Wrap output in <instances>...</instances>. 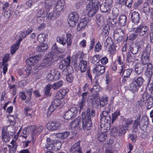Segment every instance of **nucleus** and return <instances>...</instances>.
I'll return each mask as SVG.
<instances>
[{
  "label": "nucleus",
  "mask_w": 153,
  "mask_h": 153,
  "mask_svg": "<svg viewBox=\"0 0 153 153\" xmlns=\"http://www.w3.org/2000/svg\"><path fill=\"white\" fill-rule=\"evenodd\" d=\"M151 50L150 45L148 44L142 52L141 56L142 62L137 63L134 66L135 71L137 73L140 74L143 72L145 68V65L149 62Z\"/></svg>",
  "instance_id": "obj_1"
},
{
  "label": "nucleus",
  "mask_w": 153,
  "mask_h": 153,
  "mask_svg": "<svg viewBox=\"0 0 153 153\" xmlns=\"http://www.w3.org/2000/svg\"><path fill=\"white\" fill-rule=\"evenodd\" d=\"M100 3L98 0H93V2H90L86 6V10L89 17L93 16L98 11Z\"/></svg>",
  "instance_id": "obj_2"
},
{
  "label": "nucleus",
  "mask_w": 153,
  "mask_h": 153,
  "mask_svg": "<svg viewBox=\"0 0 153 153\" xmlns=\"http://www.w3.org/2000/svg\"><path fill=\"white\" fill-rule=\"evenodd\" d=\"M80 130H89L92 127L91 117H86L85 112L82 113V119H80Z\"/></svg>",
  "instance_id": "obj_3"
},
{
  "label": "nucleus",
  "mask_w": 153,
  "mask_h": 153,
  "mask_svg": "<svg viewBox=\"0 0 153 153\" xmlns=\"http://www.w3.org/2000/svg\"><path fill=\"white\" fill-rule=\"evenodd\" d=\"M144 81L143 78L141 76L134 77L132 79L130 84V90L133 93L137 91L143 85Z\"/></svg>",
  "instance_id": "obj_4"
},
{
  "label": "nucleus",
  "mask_w": 153,
  "mask_h": 153,
  "mask_svg": "<svg viewBox=\"0 0 153 153\" xmlns=\"http://www.w3.org/2000/svg\"><path fill=\"white\" fill-rule=\"evenodd\" d=\"M66 36L67 39L64 36L61 37L58 36L56 38V41L63 45H65L67 42L68 46H70L72 43L71 34L68 33L66 34Z\"/></svg>",
  "instance_id": "obj_5"
},
{
  "label": "nucleus",
  "mask_w": 153,
  "mask_h": 153,
  "mask_svg": "<svg viewBox=\"0 0 153 153\" xmlns=\"http://www.w3.org/2000/svg\"><path fill=\"white\" fill-rule=\"evenodd\" d=\"M100 122L101 126L102 125H104L106 123L110 124L111 122V117L109 114L108 111H102V114H100Z\"/></svg>",
  "instance_id": "obj_6"
},
{
  "label": "nucleus",
  "mask_w": 153,
  "mask_h": 153,
  "mask_svg": "<svg viewBox=\"0 0 153 153\" xmlns=\"http://www.w3.org/2000/svg\"><path fill=\"white\" fill-rule=\"evenodd\" d=\"M78 111L76 108L72 107L65 112L64 116V118L67 120H68L74 118L77 114Z\"/></svg>",
  "instance_id": "obj_7"
},
{
  "label": "nucleus",
  "mask_w": 153,
  "mask_h": 153,
  "mask_svg": "<svg viewBox=\"0 0 153 153\" xmlns=\"http://www.w3.org/2000/svg\"><path fill=\"white\" fill-rule=\"evenodd\" d=\"M79 16L76 12H73L70 13L69 15V20L68 21L69 26L73 27L77 22L79 19Z\"/></svg>",
  "instance_id": "obj_8"
},
{
  "label": "nucleus",
  "mask_w": 153,
  "mask_h": 153,
  "mask_svg": "<svg viewBox=\"0 0 153 153\" xmlns=\"http://www.w3.org/2000/svg\"><path fill=\"white\" fill-rule=\"evenodd\" d=\"M152 98L151 96L147 92H144L142 95L140 100L137 102V105L143 106L146 102Z\"/></svg>",
  "instance_id": "obj_9"
},
{
  "label": "nucleus",
  "mask_w": 153,
  "mask_h": 153,
  "mask_svg": "<svg viewBox=\"0 0 153 153\" xmlns=\"http://www.w3.org/2000/svg\"><path fill=\"white\" fill-rule=\"evenodd\" d=\"M134 28L135 30V32H137L138 35L140 36H144L149 30L148 26L143 24H141Z\"/></svg>",
  "instance_id": "obj_10"
},
{
  "label": "nucleus",
  "mask_w": 153,
  "mask_h": 153,
  "mask_svg": "<svg viewBox=\"0 0 153 153\" xmlns=\"http://www.w3.org/2000/svg\"><path fill=\"white\" fill-rule=\"evenodd\" d=\"M52 55L51 53L45 56L41 64V66L43 68H45L51 65L52 63Z\"/></svg>",
  "instance_id": "obj_11"
},
{
  "label": "nucleus",
  "mask_w": 153,
  "mask_h": 153,
  "mask_svg": "<svg viewBox=\"0 0 153 153\" xmlns=\"http://www.w3.org/2000/svg\"><path fill=\"white\" fill-rule=\"evenodd\" d=\"M1 139L2 140L6 143L9 141L11 136L8 131H7V128L5 127H3L1 131Z\"/></svg>",
  "instance_id": "obj_12"
},
{
  "label": "nucleus",
  "mask_w": 153,
  "mask_h": 153,
  "mask_svg": "<svg viewBox=\"0 0 153 153\" xmlns=\"http://www.w3.org/2000/svg\"><path fill=\"white\" fill-rule=\"evenodd\" d=\"M47 126L48 129L51 131H53L59 129L61 127V125L59 122L54 121L48 123Z\"/></svg>",
  "instance_id": "obj_13"
},
{
  "label": "nucleus",
  "mask_w": 153,
  "mask_h": 153,
  "mask_svg": "<svg viewBox=\"0 0 153 153\" xmlns=\"http://www.w3.org/2000/svg\"><path fill=\"white\" fill-rule=\"evenodd\" d=\"M132 72V69L131 68L126 69L122 72L121 75L122 76V82L123 83H125L127 79L130 78Z\"/></svg>",
  "instance_id": "obj_14"
},
{
  "label": "nucleus",
  "mask_w": 153,
  "mask_h": 153,
  "mask_svg": "<svg viewBox=\"0 0 153 153\" xmlns=\"http://www.w3.org/2000/svg\"><path fill=\"white\" fill-rule=\"evenodd\" d=\"M79 140L71 147L70 151L73 153H82L81 148L80 147V142Z\"/></svg>",
  "instance_id": "obj_15"
},
{
  "label": "nucleus",
  "mask_w": 153,
  "mask_h": 153,
  "mask_svg": "<svg viewBox=\"0 0 153 153\" xmlns=\"http://www.w3.org/2000/svg\"><path fill=\"white\" fill-rule=\"evenodd\" d=\"M71 57L70 56H67L66 58L62 60L60 62L59 66V68L63 69V68H67L70 65L71 62Z\"/></svg>",
  "instance_id": "obj_16"
},
{
  "label": "nucleus",
  "mask_w": 153,
  "mask_h": 153,
  "mask_svg": "<svg viewBox=\"0 0 153 153\" xmlns=\"http://www.w3.org/2000/svg\"><path fill=\"white\" fill-rule=\"evenodd\" d=\"M105 67L104 66L97 65L94 67L93 72L97 74L101 75L105 72Z\"/></svg>",
  "instance_id": "obj_17"
},
{
  "label": "nucleus",
  "mask_w": 153,
  "mask_h": 153,
  "mask_svg": "<svg viewBox=\"0 0 153 153\" xmlns=\"http://www.w3.org/2000/svg\"><path fill=\"white\" fill-rule=\"evenodd\" d=\"M100 10L103 13H107L110 12L111 8V5H109L107 3L100 4Z\"/></svg>",
  "instance_id": "obj_18"
},
{
  "label": "nucleus",
  "mask_w": 153,
  "mask_h": 153,
  "mask_svg": "<svg viewBox=\"0 0 153 153\" xmlns=\"http://www.w3.org/2000/svg\"><path fill=\"white\" fill-rule=\"evenodd\" d=\"M47 11L46 16L47 19L49 20H54L58 17L59 15V13L54 10L51 12H49V11Z\"/></svg>",
  "instance_id": "obj_19"
},
{
  "label": "nucleus",
  "mask_w": 153,
  "mask_h": 153,
  "mask_svg": "<svg viewBox=\"0 0 153 153\" xmlns=\"http://www.w3.org/2000/svg\"><path fill=\"white\" fill-rule=\"evenodd\" d=\"M89 22L88 19L86 18H84L81 19L79 23L77 24V29L80 30L84 28L87 26V23Z\"/></svg>",
  "instance_id": "obj_20"
},
{
  "label": "nucleus",
  "mask_w": 153,
  "mask_h": 153,
  "mask_svg": "<svg viewBox=\"0 0 153 153\" xmlns=\"http://www.w3.org/2000/svg\"><path fill=\"white\" fill-rule=\"evenodd\" d=\"M132 22L135 24H137L140 21V15L137 12H133L131 16Z\"/></svg>",
  "instance_id": "obj_21"
},
{
  "label": "nucleus",
  "mask_w": 153,
  "mask_h": 153,
  "mask_svg": "<svg viewBox=\"0 0 153 153\" xmlns=\"http://www.w3.org/2000/svg\"><path fill=\"white\" fill-rule=\"evenodd\" d=\"M39 60V57L36 56L27 59L26 61V62L27 65L31 66L32 65H34L35 63H37Z\"/></svg>",
  "instance_id": "obj_22"
},
{
  "label": "nucleus",
  "mask_w": 153,
  "mask_h": 153,
  "mask_svg": "<svg viewBox=\"0 0 153 153\" xmlns=\"http://www.w3.org/2000/svg\"><path fill=\"white\" fill-rule=\"evenodd\" d=\"M127 18L124 14H121L119 17L118 20V24L122 26H125L126 25Z\"/></svg>",
  "instance_id": "obj_23"
},
{
  "label": "nucleus",
  "mask_w": 153,
  "mask_h": 153,
  "mask_svg": "<svg viewBox=\"0 0 153 153\" xmlns=\"http://www.w3.org/2000/svg\"><path fill=\"white\" fill-rule=\"evenodd\" d=\"M80 117H77L71 122L70 127L71 128H77L80 130Z\"/></svg>",
  "instance_id": "obj_24"
},
{
  "label": "nucleus",
  "mask_w": 153,
  "mask_h": 153,
  "mask_svg": "<svg viewBox=\"0 0 153 153\" xmlns=\"http://www.w3.org/2000/svg\"><path fill=\"white\" fill-rule=\"evenodd\" d=\"M79 68L82 73L85 72L88 68L87 62L81 59L80 61Z\"/></svg>",
  "instance_id": "obj_25"
},
{
  "label": "nucleus",
  "mask_w": 153,
  "mask_h": 153,
  "mask_svg": "<svg viewBox=\"0 0 153 153\" xmlns=\"http://www.w3.org/2000/svg\"><path fill=\"white\" fill-rule=\"evenodd\" d=\"M46 141L47 144L45 145V148L48 150H52L53 149V145L54 144V140H51L49 137H47L46 139Z\"/></svg>",
  "instance_id": "obj_26"
},
{
  "label": "nucleus",
  "mask_w": 153,
  "mask_h": 153,
  "mask_svg": "<svg viewBox=\"0 0 153 153\" xmlns=\"http://www.w3.org/2000/svg\"><path fill=\"white\" fill-rule=\"evenodd\" d=\"M149 61L150 59H149V62L146 64L147 65L146 71V73L147 75L148 74L149 76H150L151 78L152 76H153V74L152 73L153 66L152 64Z\"/></svg>",
  "instance_id": "obj_27"
},
{
  "label": "nucleus",
  "mask_w": 153,
  "mask_h": 153,
  "mask_svg": "<svg viewBox=\"0 0 153 153\" xmlns=\"http://www.w3.org/2000/svg\"><path fill=\"white\" fill-rule=\"evenodd\" d=\"M70 134L69 131H65L62 133H57L56 134V136L60 139L64 140L68 137Z\"/></svg>",
  "instance_id": "obj_28"
},
{
  "label": "nucleus",
  "mask_w": 153,
  "mask_h": 153,
  "mask_svg": "<svg viewBox=\"0 0 153 153\" xmlns=\"http://www.w3.org/2000/svg\"><path fill=\"white\" fill-rule=\"evenodd\" d=\"M134 31L130 33L128 36H127L126 38V42L127 41L128 39L129 40L133 41L135 40L137 37L138 34L137 32H135V30L134 28Z\"/></svg>",
  "instance_id": "obj_29"
},
{
  "label": "nucleus",
  "mask_w": 153,
  "mask_h": 153,
  "mask_svg": "<svg viewBox=\"0 0 153 153\" xmlns=\"http://www.w3.org/2000/svg\"><path fill=\"white\" fill-rule=\"evenodd\" d=\"M123 121L125 122V124L124 125L122 126L125 128L126 130H128L129 126L133 123V120H132L130 118H124Z\"/></svg>",
  "instance_id": "obj_30"
},
{
  "label": "nucleus",
  "mask_w": 153,
  "mask_h": 153,
  "mask_svg": "<svg viewBox=\"0 0 153 153\" xmlns=\"http://www.w3.org/2000/svg\"><path fill=\"white\" fill-rule=\"evenodd\" d=\"M48 48V45L46 44L42 43L41 45L37 46V51L39 52H45Z\"/></svg>",
  "instance_id": "obj_31"
},
{
  "label": "nucleus",
  "mask_w": 153,
  "mask_h": 153,
  "mask_svg": "<svg viewBox=\"0 0 153 153\" xmlns=\"http://www.w3.org/2000/svg\"><path fill=\"white\" fill-rule=\"evenodd\" d=\"M63 83L64 82L62 80L59 81L51 85V88L54 90H57L62 85Z\"/></svg>",
  "instance_id": "obj_32"
},
{
  "label": "nucleus",
  "mask_w": 153,
  "mask_h": 153,
  "mask_svg": "<svg viewBox=\"0 0 153 153\" xmlns=\"http://www.w3.org/2000/svg\"><path fill=\"white\" fill-rule=\"evenodd\" d=\"M64 4L60 0L58 1L56 6V9L57 12L61 11L64 8Z\"/></svg>",
  "instance_id": "obj_33"
},
{
  "label": "nucleus",
  "mask_w": 153,
  "mask_h": 153,
  "mask_svg": "<svg viewBox=\"0 0 153 153\" xmlns=\"http://www.w3.org/2000/svg\"><path fill=\"white\" fill-rule=\"evenodd\" d=\"M33 92V89L30 88L26 90V93L27 94L28 97L25 100V103H28L30 102L31 99L32 95Z\"/></svg>",
  "instance_id": "obj_34"
},
{
  "label": "nucleus",
  "mask_w": 153,
  "mask_h": 153,
  "mask_svg": "<svg viewBox=\"0 0 153 153\" xmlns=\"http://www.w3.org/2000/svg\"><path fill=\"white\" fill-rule=\"evenodd\" d=\"M126 61L128 63H134L135 61L134 57L132 56L130 52H128L126 55Z\"/></svg>",
  "instance_id": "obj_35"
},
{
  "label": "nucleus",
  "mask_w": 153,
  "mask_h": 153,
  "mask_svg": "<svg viewBox=\"0 0 153 153\" xmlns=\"http://www.w3.org/2000/svg\"><path fill=\"white\" fill-rule=\"evenodd\" d=\"M51 85L48 84L46 86L45 89V97H47L51 96V94L50 93Z\"/></svg>",
  "instance_id": "obj_36"
},
{
  "label": "nucleus",
  "mask_w": 153,
  "mask_h": 153,
  "mask_svg": "<svg viewBox=\"0 0 153 153\" xmlns=\"http://www.w3.org/2000/svg\"><path fill=\"white\" fill-rule=\"evenodd\" d=\"M137 42L135 43V45L137 47L138 49L140 52L141 50L144 48V42L142 40H140V41L137 42Z\"/></svg>",
  "instance_id": "obj_37"
},
{
  "label": "nucleus",
  "mask_w": 153,
  "mask_h": 153,
  "mask_svg": "<svg viewBox=\"0 0 153 153\" xmlns=\"http://www.w3.org/2000/svg\"><path fill=\"white\" fill-rule=\"evenodd\" d=\"M53 3L52 0H46L45 1V7L47 11H49L52 8Z\"/></svg>",
  "instance_id": "obj_38"
},
{
  "label": "nucleus",
  "mask_w": 153,
  "mask_h": 153,
  "mask_svg": "<svg viewBox=\"0 0 153 153\" xmlns=\"http://www.w3.org/2000/svg\"><path fill=\"white\" fill-rule=\"evenodd\" d=\"M120 113L119 111H116L112 114V118H111V123H113L114 121L120 115Z\"/></svg>",
  "instance_id": "obj_39"
},
{
  "label": "nucleus",
  "mask_w": 153,
  "mask_h": 153,
  "mask_svg": "<svg viewBox=\"0 0 153 153\" xmlns=\"http://www.w3.org/2000/svg\"><path fill=\"white\" fill-rule=\"evenodd\" d=\"M62 103V100L54 98L51 104L56 108L58 106H60Z\"/></svg>",
  "instance_id": "obj_40"
},
{
  "label": "nucleus",
  "mask_w": 153,
  "mask_h": 153,
  "mask_svg": "<svg viewBox=\"0 0 153 153\" xmlns=\"http://www.w3.org/2000/svg\"><path fill=\"white\" fill-rule=\"evenodd\" d=\"M46 39V36L45 34H40L37 37V41L43 43Z\"/></svg>",
  "instance_id": "obj_41"
},
{
  "label": "nucleus",
  "mask_w": 153,
  "mask_h": 153,
  "mask_svg": "<svg viewBox=\"0 0 153 153\" xmlns=\"http://www.w3.org/2000/svg\"><path fill=\"white\" fill-rule=\"evenodd\" d=\"M128 130H126L125 128L123 126L118 128V135L121 136L124 135Z\"/></svg>",
  "instance_id": "obj_42"
},
{
  "label": "nucleus",
  "mask_w": 153,
  "mask_h": 153,
  "mask_svg": "<svg viewBox=\"0 0 153 153\" xmlns=\"http://www.w3.org/2000/svg\"><path fill=\"white\" fill-rule=\"evenodd\" d=\"M52 51L54 52L57 53H62L63 52V51L60 49L56 45V43H55L52 46Z\"/></svg>",
  "instance_id": "obj_43"
},
{
  "label": "nucleus",
  "mask_w": 153,
  "mask_h": 153,
  "mask_svg": "<svg viewBox=\"0 0 153 153\" xmlns=\"http://www.w3.org/2000/svg\"><path fill=\"white\" fill-rule=\"evenodd\" d=\"M129 50L134 54H136L140 51L138 49L137 47L135 45L134 46H130L129 48Z\"/></svg>",
  "instance_id": "obj_44"
},
{
  "label": "nucleus",
  "mask_w": 153,
  "mask_h": 153,
  "mask_svg": "<svg viewBox=\"0 0 153 153\" xmlns=\"http://www.w3.org/2000/svg\"><path fill=\"white\" fill-rule=\"evenodd\" d=\"M143 10L146 14L148 15L149 13L150 12L149 6L148 3L145 2L143 4Z\"/></svg>",
  "instance_id": "obj_45"
},
{
  "label": "nucleus",
  "mask_w": 153,
  "mask_h": 153,
  "mask_svg": "<svg viewBox=\"0 0 153 153\" xmlns=\"http://www.w3.org/2000/svg\"><path fill=\"white\" fill-rule=\"evenodd\" d=\"M115 34H118L119 36H125L124 31L120 28H117L114 32Z\"/></svg>",
  "instance_id": "obj_46"
},
{
  "label": "nucleus",
  "mask_w": 153,
  "mask_h": 153,
  "mask_svg": "<svg viewBox=\"0 0 153 153\" xmlns=\"http://www.w3.org/2000/svg\"><path fill=\"white\" fill-rule=\"evenodd\" d=\"M100 59V55L96 54L92 57V62L95 65H96L99 62Z\"/></svg>",
  "instance_id": "obj_47"
},
{
  "label": "nucleus",
  "mask_w": 153,
  "mask_h": 153,
  "mask_svg": "<svg viewBox=\"0 0 153 153\" xmlns=\"http://www.w3.org/2000/svg\"><path fill=\"white\" fill-rule=\"evenodd\" d=\"M19 46L16 43L11 46L10 51V53L12 54H13L15 53L16 50L18 49Z\"/></svg>",
  "instance_id": "obj_48"
},
{
  "label": "nucleus",
  "mask_w": 153,
  "mask_h": 153,
  "mask_svg": "<svg viewBox=\"0 0 153 153\" xmlns=\"http://www.w3.org/2000/svg\"><path fill=\"white\" fill-rule=\"evenodd\" d=\"M56 108H55L51 104L47 110V117L50 116Z\"/></svg>",
  "instance_id": "obj_49"
},
{
  "label": "nucleus",
  "mask_w": 153,
  "mask_h": 153,
  "mask_svg": "<svg viewBox=\"0 0 153 153\" xmlns=\"http://www.w3.org/2000/svg\"><path fill=\"white\" fill-rule=\"evenodd\" d=\"M31 133L33 137L36 136H38L39 134V133L37 131V130L36 129L35 126H31Z\"/></svg>",
  "instance_id": "obj_50"
},
{
  "label": "nucleus",
  "mask_w": 153,
  "mask_h": 153,
  "mask_svg": "<svg viewBox=\"0 0 153 153\" xmlns=\"http://www.w3.org/2000/svg\"><path fill=\"white\" fill-rule=\"evenodd\" d=\"M108 103V98L105 97L101 98L100 102V106L103 107L106 105Z\"/></svg>",
  "instance_id": "obj_51"
},
{
  "label": "nucleus",
  "mask_w": 153,
  "mask_h": 153,
  "mask_svg": "<svg viewBox=\"0 0 153 153\" xmlns=\"http://www.w3.org/2000/svg\"><path fill=\"white\" fill-rule=\"evenodd\" d=\"M4 16L7 18L10 17L13 13V11L9 9L5 10Z\"/></svg>",
  "instance_id": "obj_52"
},
{
  "label": "nucleus",
  "mask_w": 153,
  "mask_h": 153,
  "mask_svg": "<svg viewBox=\"0 0 153 153\" xmlns=\"http://www.w3.org/2000/svg\"><path fill=\"white\" fill-rule=\"evenodd\" d=\"M118 128L116 126H114L111 128V131L112 135L115 136L118 135Z\"/></svg>",
  "instance_id": "obj_53"
},
{
  "label": "nucleus",
  "mask_w": 153,
  "mask_h": 153,
  "mask_svg": "<svg viewBox=\"0 0 153 153\" xmlns=\"http://www.w3.org/2000/svg\"><path fill=\"white\" fill-rule=\"evenodd\" d=\"M85 104V100H82L79 102L78 105L79 108L80 110H82Z\"/></svg>",
  "instance_id": "obj_54"
},
{
  "label": "nucleus",
  "mask_w": 153,
  "mask_h": 153,
  "mask_svg": "<svg viewBox=\"0 0 153 153\" xmlns=\"http://www.w3.org/2000/svg\"><path fill=\"white\" fill-rule=\"evenodd\" d=\"M107 137V135L103 133L99 134L98 136V140L101 142L104 141Z\"/></svg>",
  "instance_id": "obj_55"
},
{
  "label": "nucleus",
  "mask_w": 153,
  "mask_h": 153,
  "mask_svg": "<svg viewBox=\"0 0 153 153\" xmlns=\"http://www.w3.org/2000/svg\"><path fill=\"white\" fill-rule=\"evenodd\" d=\"M102 49V46L99 41H98L94 47V51L95 52H99Z\"/></svg>",
  "instance_id": "obj_56"
},
{
  "label": "nucleus",
  "mask_w": 153,
  "mask_h": 153,
  "mask_svg": "<svg viewBox=\"0 0 153 153\" xmlns=\"http://www.w3.org/2000/svg\"><path fill=\"white\" fill-rule=\"evenodd\" d=\"M146 108L148 110L150 109L153 107V100L152 98L149 99V100L146 102Z\"/></svg>",
  "instance_id": "obj_57"
},
{
  "label": "nucleus",
  "mask_w": 153,
  "mask_h": 153,
  "mask_svg": "<svg viewBox=\"0 0 153 153\" xmlns=\"http://www.w3.org/2000/svg\"><path fill=\"white\" fill-rule=\"evenodd\" d=\"M102 18L100 14H98L96 16V22L98 26H100Z\"/></svg>",
  "instance_id": "obj_58"
},
{
  "label": "nucleus",
  "mask_w": 153,
  "mask_h": 153,
  "mask_svg": "<svg viewBox=\"0 0 153 153\" xmlns=\"http://www.w3.org/2000/svg\"><path fill=\"white\" fill-rule=\"evenodd\" d=\"M116 40L117 43L123 42L125 41H126V36H119Z\"/></svg>",
  "instance_id": "obj_59"
},
{
  "label": "nucleus",
  "mask_w": 153,
  "mask_h": 153,
  "mask_svg": "<svg viewBox=\"0 0 153 153\" xmlns=\"http://www.w3.org/2000/svg\"><path fill=\"white\" fill-rule=\"evenodd\" d=\"M113 44V42H112V43H110L108 47V51L111 54H113L115 52L116 50V49Z\"/></svg>",
  "instance_id": "obj_60"
},
{
  "label": "nucleus",
  "mask_w": 153,
  "mask_h": 153,
  "mask_svg": "<svg viewBox=\"0 0 153 153\" xmlns=\"http://www.w3.org/2000/svg\"><path fill=\"white\" fill-rule=\"evenodd\" d=\"M140 125V123L139 122L134 121L133 125V131L134 132H136L137 131L138 126Z\"/></svg>",
  "instance_id": "obj_61"
},
{
  "label": "nucleus",
  "mask_w": 153,
  "mask_h": 153,
  "mask_svg": "<svg viewBox=\"0 0 153 153\" xmlns=\"http://www.w3.org/2000/svg\"><path fill=\"white\" fill-rule=\"evenodd\" d=\"M112 14L113 17H116L119 14V11L116 8H114L112 10Z\"/></svg>",
  "instance_id": "obj_62"
},
{
  "label": "nucleus",
  "mask_w": 153,
  "mask_h": 153,
  "mask_svg": "<svg viewBox=\"0 0 153 153\" xmlns=\"http://www.w3.org/2000/svg\"><path fill=\"white\" fill-rule=\"evenodd\" d=\"M61 77V75L60 72L58 71L55 72L54 75H53V78L54 80H57L59 79Z\"/></svg>",
  "instance_id": "obj_63"
},
{
  "label": "nucleus",
  "mask_w": 153,
  "mask_h": 153,
  "mask_svg": "<svg viewBox=\"0 0 153 153\" xmlns=\"http://www.w3.org/2000/svg\"><path fill=\"white\" fill-rule=\"evenodd\" d=\"M66 79L67 82H71L73 79V77L71 73L68 74L66 76Z\"/></svg>",
  "instance_id": "obj_64"
}]
</instances>
